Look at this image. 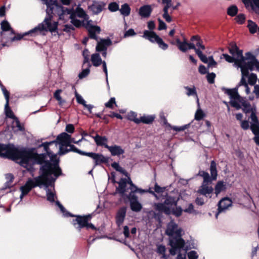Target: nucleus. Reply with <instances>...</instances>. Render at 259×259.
I'll list each match as a JSON object with an SVG mask.
<instances>
[{
	"mask_svg": "<svg viewBox=\"0 0 259 259\" xmlns=\"http://www.w3.org/2000/svg\"><path fill=\"white\" fill-rule=\"evenodd\" d=\"M137 114L133 111L130 112L127 115V118L132 121H134L136 123H139V118H136Z\"/></svg>",
	"mask_w": 259,
	"mask_h": 259,
	"instance_id": "nucleus-45",
	"label": "nucleus"
},
{
	"mask_svg": "<svg viewBox=\"0 0 259 259\" xmlns=\"http://www.w3.org/2000/svg\"><path fill=\"white\" fill-rule=\"evenodd\" d=\"M215 77V74L214 73H208L206 76L208 82L210 83H213L214 82V78Z\"/></svg>",
	"mask_w": 259,
	"mask_h": 259,
	"instance_id": "nucleus-54",
	"label": "nucleus"
},
{
	"mask_svg": "<svg viewBox=\"0 0 259 259\" xmlns=\"http://www.w3.org/2000/svg\"><path fill=\"white\" fill-rule=\"evenodd\" d=\"M76 99L78 103L82 104L83 106L85 105L86 102L83 99V98L78 94H76Z\"/></svg>",
	"mask_w": 259,
	"mask_h": 259,
	"instance_id": "nucleus-59",
	"label": "nucleus"
},
{
	"mask_svg": "<svg viewBox=\"0 0 259 259\" xmlns=\"http://www.w3.org/2000/svg\"><path fill=\"white\" fill-rule=\"evenodd\" d=\"M91 61L93 65L95 67H98L100 65L102 64L103 71L105 73L106 81L108 85V71L106 62L105 61H102L101 58L98 53H95L92 55Z\"/></svg>",
	"mask_w": 259,
	"mask_h": 259,
	"instance_id": "nucleus-14",
	"label": "nucleus"
},
{
	"mask_svg": "<svg viewBox=\"0 0 259 259\" xmlns=\"http://www.w3.org/2000/svg\"><path fill=\"white\" fill-rule=\"evenodd\" d=\"M187 256L189 259H197L198 257L197 252L194 250L188 252Z\"/></svg>",
	"mask_w": 259,
	"mask_h": 259,
	"instance_id": "nucleus-57",
	"label": "nucleus"
},
{
	"mask_svg": "<svg viewBox=\"0 0 259 259\" xmlns=\"http://www.w3.org/2000/svg\"><path fill=\"white\" fill-rule=\"evenodd\" d=\"M65 130L69 133H73L74 131V126L72 124H68L66 126Z\"/></svg>",
	"mask_w": 259,
	"mask_h": 259,
	"instance_id": "nucleus-62",
	"label": "nucleus"
},
{
	"mask_svg": "<svg viewBox=\"0 0 259 259\" xmlns=\"http://www.w3.org/2000/svg\"><path fill=\"white\" fill-rule=\"evenodd\" d=\"M57 12L59 13V18L60 20L65 22L71 19V22L76 27H79L81 25L82 22L77 19L79 17L83 19V21H88L89 17L85 11L81 8L78 7L74 11L73 9H67L65 7H57Z\"/></svg>",
	"mask_w": 259,
	"mask_h": 259,
	"instance_id": "nucleus-5",
	"label": "nucleus"
},
{
	"mask_svg": "<svg viewBox=\"0 0 259 259\" xmlns=\"http://www.w3.org/2000/svg\"><path fill=\"white\" fill-rule=\"evenodd\" d=\"M226 189V185L223 181H219L215 185L214 190L215 193L218 195L221 192Z\"/></svg>",
	"mask_w": 259,
	"mask_h": 259,
	"instance_id": "nucleus-35",
	"label": "nucleus"
},
{
	"mask_svg": "<svg viewBox=\"0 0 259 259\" xmlns=\"http://www.w3.org/2000/svg\"><path fill=\"white\" fill-rule=\"evenodd\" d=\"M241 126L243 130H246L248 129L249 127L248 121L247 120L241 121Z\"/></svg>",
	"mask_w": 259,
	"mask_h": 259,
	"instance_id": "nucleus-64",
	"label": "nucleus"
},
{
	"mask_svg": "<svg viewBox=\"0 0 259 259\" xmlns=\"http://www.w3.org/2000/svg\"><path fill=\"white\" fill-rule=\"evenodd\" d=\"M245 7H251V10L259 15V0H242Z\"/></svg>",
	"mask_w": 259,
	"mask_h": 259,
	"instance_id": "nucleus-19",
	"label": "nucleus"
},
{
	"mask_svg": "<svg viewBox=\"0 0 259 259\" xmlns=\"http://www.w3.org/2000/svg\"><path fill=\"white\" fill-rule=\"evenodd\" d=\"M232 200L228 198H224L221 199L218 204V212L215 214L217 218L219 213L226 210L229 206L232 205Z\"/></svg>",
	"mask_w": 259,
	"mask_h": 259,
	"instance_id": "nucleus-17",
	"label": "nucleus"
},
{
	"mask_svg": "<svg viewBox=\"0 0 259 259\" xmlns=\"http://www.w3.org/2000/svg\"><path fill=\"white\" fill-rule=\"evenodd\" d=\"M61 92V90H57L54 93V97L59 102V104H62L64 102V101L62 100L60 96V94Z\"/></svg>",
	"mask_w": 259,
	"mask_h": 259,
	"instance_id": "nucleus-49",
	"label": "nucleus"
},
{
	"mask_svg": "<svg viewBox=\"0 0 259 259\" xmlns=\"http://www.w3.org/2000/svg\"><path fill=\"white\" fill-rule=\"evenodd\" d=\"M88 64V67L85 69H83L82 71L79 74L78 77L80 79H82L84 77H85L90 73V68L91 66V65L90 63H87Z\"/></svg>",
	"mask_w": 259,
	"mask_h": 259,
	"instance_id": "nucleus-41",
	"label": "nucleus"
},
{
	"mask_svg": "<svg viewBox=\"0 0 259 259\" xmlns=\"http://www.w3.org/2000/svg\"><path fill=\"white\" fill-rule=\"evenodd\" d=\"M5 111L6 115L10 118L15 119V118H16L15 115H14V113L12 110L10 108L9 106V102H6L5 106Z\"/></svg>",
	"mask_w": 259,
	"mask_h": 259,
	"instance_id": "nucleus-39",
	"label": "nucleus"
},
{
	"mask_svg": "<svg viewBox=\"0 0 259 259\" xmlns=\"http://www.w3.org/2000/svg\"><path fill=\"white\" fill-rule=\"evenodd\" d=\"M184 211L181 206H177L176 208H171V214H174L177 217L181 216L182 214V212Z\"/></svg>",
	"mask_w": 259,
	"mask_h": 259,
	"instance_id": "nucleus-43",
	"label": "nucleus"
},
{
	"mask_svg": "<svg viewBox=\"0 0 259 259\" xmlns=\"http://www.w3.org/2000/svg\"><path fill=\"white\" fill-rule=\"evenodd\" d=\"M56 204L60 208L61 211L63 213L64 216H71L70 214L66 211L65 208L58 201H56Z\"/></svg>",
	"mask_w": 259,
	"mask_h": 259,
	"instance_id": "nucleus-51",
	"label": "nucleus"
},
{
	"mask_svg": "<svg viewBox=\"0 0 259 259\" xmlns=\"http://www.w3.org/2000/svg\"><path fill=\"white\" fill-rule=\"evenodd\" d=\"M93 159L94 160L95 166L102 163H105L108 161V158L103 155L95 153Z\"/></svg>",
	"mask_w": 259,
	"mask_h": 259,
	"instance_id": "nucleus-25",
	"label": "nucleus"
},
{
	"mask_svg": "<svg viewBox=\"0 0 259 259\" xmlns=\"http://www.w3.org/2000/svg\"><path fill=\"white\" fill-rule=\"evenodd\" d=\"M166 248L164 245H159L157 247V252L160 254H161L162 257L164 259H167V256L165 255Z\"/></svg>",
	"mask_w": 259,
	"mask_h": 259,
	"instance_id": "nucleus-44",
	"label": "nucleus"
},
{
	"mask_svg": "<svg viewBox=\"0 0 259 259\" xmlns=\"http://www.w3.org/2000/svg\"><path fill=\"white\" fill-rule=\"evenodd\" d=\"M196 54L198 56L202 62L204 63H207L208 62L209 57L207 58L205 55H203L200 50H196Z\"/></svg>",
	"mask_w": 259,
	"mask_h": 259,
	"instance_id": "nucleus-42",
	"label": "nucleus"
},
{
	"mask_svg": "<svg viewBox=\"0 0 259 259\" xmlns=\"http://www.w3.org/2000/svg\"><path fill=\"white\" fill-rule=\"evenodd\" d=\"M1 28L3 31H6L11 30L12 32H13V30L11 28L10 24L7 21H3L1 22Z\"/></svg>",
	"mask_w": 259,
	"mask_h": 259,
	"instance_id": "nucleus-47",
	"label": "nucleus"
},
{
	"mask_svg": "<svg viewBox=\"0 0 259 259\" xmlns=\"http://www.w3.org/2000/svg\"><path fill=\"white\" fill-rule=\"evenodd\" d=\"M115 104L116 102L115 98H111L108 102L105 103V106L107 108L113 109V105Z\"/></svg>",
	"mask_w": 259,
	"mask_h": 259,
	"instance_id": "nucleus-58",
	"label": "nucleus"
},
{
	"mask_svg": "<svg viewBox=\"0 0 259 259\" xmlns=\"http://www.w3.org/2000/svg\"><path fill=\"white\" fill-rule=\"evenodd\" d=\"M198 175L203 178V182L198 190V193L204 196L211 194L213 188L210 185L212 181L209 174L204 171H199Z\"/></svg>",
	"mask_w": 259,
	"mask_h": 259,
	"instance_id": "nucleus-10",
	"label": "nucleus"
},
{
	"mask_svg": "<svg viewBox=\"0 0 259 259\" xmlns=\"http://www.w3.org/2000/svg\"><path fill=\"white\" fill-rule=\"evenodd\" d=\"M71 147L72 148V149H71V150H74V152L79 153L82 155L87 156L90 157L93 159V156H94L95 153L86 152L82 151L78 149L77 148H76L74 146H71Z\"/></svg>",
	"mask_w": 259,
	"mask_h": 259,
	"instance_id": "nucleus-38",
	"label": "nucleus"
},
{
	"mask_svg": "<svg viewBox=\"0 0 259 259\" xmlns=\"http://www.w3.org/2000/svg\"><path fill=\"white\" fill-rule=\"evenodd\" d=\"M225 93L230 97V104L237 110L241 108L245 113H250L251 114L255 113L250 103L244 98L241 97L237 92V89H226ZM251 115H250L251 116Z\"/></svg>",
	"mask_w": 259,
	"mask_h": 259,
	"instance_id": "nucleus-6",
	"label": "nucleus"
},
{
	"mask_svg": "<svg viewBox=\"0 0 259 259\" xmlns=\"http://www.w3.org/2000/svg\"><path fill=\"white\" fill-rule=\"evenodd\" d=\"M131 178L127 176V179L121 178L118 182V187L116 188V191L123 196L126 191L127 184H129Z\"/></svg>",
	"mask_w": 259,
	"mask_h": 259,
	"instance_id": "nucleus-18",
	"label": "nucleus"
},
{
	"mask_svg": "<svg viewBox=\"0 0 259 259\" xmlns=\"http://www.w3.org/2000/svg\"><path fill=\"white\" fill-rule=\"evenodd\" d=\"M250 129L255 135L253 140L255 143L259 145V122L257 116L252 113L250 116Z\"/></svg>",
	"mask_w": 259,
	"mask_h": 259,
	"instance_id": "nucleus-13",
	"label": "nucleus"
},
{
	"mask_svg": "<svg viewBox=\"0 0 259 259\" xmlns=\"http://www.w3.org/2000/svg\"><path fill=\"white\" fill-rule=\"evenodd\" d=\"M152 12V8L151 5H145L141 7L139 10V15L144 18H149Z\"/></svg>",
	"mask_w": 259,
	"mask_h": 259,
	"instance_id": "nucleus-22",
	"label": "nucleus"
},
{
	"mask_svg": "<svg viewBox=\"0 0 259 259\" xmlns=\"http://www.w3.org/2000/svg\"><path fill=\"white\" fill-rule=\"evenodd\" d=\"M129 185H130L129 189L131 190V192L130 193L135 194L136 192H138L140 194H143V193L147 192V190L138 188L135 184H133L131 179H130Z\"/></svg>",
	"mask_w": 259,
	"mask_h": 259,
	"instance_id": "nucleus-28",
	"label": "nucleus"
},
{
	"mask_svg": "<svg viewBox=\"0 0 259 259\" xmlns=\"http://www.w3.org/2000/svg\"><path fill=\"white\" fill-rule=\"evenodd\" d=\"M176 42L179 49L181 51L186 52L188 50V42L186 40L181 41L179 38H177Z\"/></svg>",
	"mask_w": 259,
	"mask_h": 259,
	"instance_id": "nucleus-33",
	"label": "nucleus"
},
{
	"mask_svg": "<svg viewBox=\"0 0 259 259\" xmlns=\"http://www.w3.org/2000/svg\"><path fill=\"white\" fill-rule=\"evenodd\" d=\"M155 116L147 115L143 116L139 118V123L142 122L146 124H150L154 120Z\"/></svg>",
	"mask_w": 259,
	"mask_h": 259,
	"instance_id": "nucleus-34",
	"label": "nucleus"
},
{
	"mask_svg": "<svg viewBox=\"0 0 259 259\" xmlns=\"http://www.w3.org/2000/svg\"><path fill=\"white\" fill-rule=\"evenodd\" d=\"M89 54L90 52L87 49H85L83 50L82 52V55L84 58L83 60V65H84L86 63H90L89 62Z\"/></svg>",
	"mask_w": 259,
	"mask_h": 259,
	"instance_id": "nucleus-52",
	"label": "nucleus"
},
{
	"mask_svg": "<svg viewBox=\"0 0 259 259\" xmlns=\"http://www.w3.org/2000/svg\"><path fill=\"white\" fill-rule=\"evenodd\" d=\"M165 190V187H161L159 186L157 183L154 185V191L157 193H162Z\"/></svg>",
	"mask_w": 259,
	"mask_h": 259,
	"instance_id": "nucleus-56",
	"label": "nucleus"
},
{
	"mask_svg": "<svg viewBox=\"0 0 259 259\" xmlns=\"http://www.w3.org/2000/svg\"><path fill=\"white\" fill-rule=\"evenodd\" d=\"M251 62H247V63L236 66L237 68H240L242 77L238 85L235 88L238 89L239 87H243L248 85L246 81V77L248 76L249 70L252 71L256 69L259 71V62L257 59L253 58Z\"/></svg>",
	"mask_w": 259,
	"mask_h": 259,
	"instance_id": "nucleus-8",
	"label": "nucleus"
},
{
	"mask_svg": "<svg viewBox=\"0 0 259 259\" xmlns=\"http://www.w3.org/2000/svg\"><path fill=\"white\" fill-rule=\"evenodd\" d=\"M43 3L47 5V16L44 20L37 26L26 32L23 35L15 36L11 38V41L20 40L25 35H30L35 36L39 34L44 35L46 32L50 31L51 33L57 32L58 22L53 20L54 17L59 18V13L57 12V7H63L58 5L56 0H42Z\"/></svg>",
	"mask_w": 259,
	"mask_h": 259,
	"instance_id": "nucleus-2",
	"label": "nucleus"
},
{
	"mask_svg": "<svg viewBox=\"0 0 259 259\" xmlns=\"http://www.w3.org/2000/svg\"><path fill=\"white\" fill-rule=\"evenodd\" d=\"M90 21H88L87 23V28L88 30L89 36L92 39L98 40V37L97 35L100 33V27L98 26L91 25Z\"/></svg>",
	"mask_w": 259,
	"mask_h": 259,
	"instance_id": "nucleus-16",
	"label": "nucleus"
},
{
	"mask_svg": "<svg viewBox=\"0 0 259 259\" xmlns=\"http://www.w3.org/2000/svg\"><path fill=\"white\" fill-rule=\"evenodd\" d=\"M248 23L247 27L249 29L250 33L252 34L255 33L257 31V25L255 22L250 20L248 21Z\"/></svg>",
	"mask_w": 259,
	"mask_h": 259,
	"instance_id": "nucleus-37",
	"label": "nucleus"
},
{
	"mask_svg": "<svg viewBox=\"0 0 259 259\" xmlns=\"http://www.w3.org/2000/svg\"><path fill=\"white\" fill-rule=\"evenodd\" d=\"M162 3L164 4L165 6L163 9V18L167 22H170L171 21V18L168 14V9L172 6V0H161Z\"/></svg>",
	"mask_w": 259,
	"mask_h": 259,
	"instance_id": "nucleus-20",
	"label": "nucleus"
},
{
	"mask_svg": "<svg viewBox=\"0 0 259 259\" xmlns=\"http://www.w3.org/2000/svg\"><path fill=\"white\" fill-rule=\"evenodd\" d=\"M120 14L124 17L128 16L131 13V8L128 4L125 3L119 9Z\"/></svg>",
	"mask_w": 259,
	"mask_h": 259,
	"instance_id": "nucleus-29",
	"label": "nucleus"
},
{
	"mask_svg": "<svg viewBox=\"0 0 259 259\" xmlns=\"http://www.w3.org/2000/svg\"><path fill=\"white\" fill-rule=\"evenodd\" d=\"M54 182H52L51 185H49L47 187H46V192H47V200L51 202H53L55 201V198H56V194L53 191L54 189L53 188V190L50 189L48 188V187L50 186H52V184L54 183Z\"/></svg>",
	"mask_w": 259,
	"mask_h": 259,
	"instance_id": "nucleus-30",
	"label": "nucleus"
},
{
	"mask_svg": "<svg viewBox=\"0 0 259 259\" xmlns=\"http://www.w3.org/2000/svg\"><path fill=\"white\" fill-rule=\"evenodd\" d=\"M0 157L16 161L26 168L32 177H34L35 170L33 165H42L39 169L40 175L33 179H28L25 185L20 187L21 200L33 188H41L42 186L47 187L61 175V170L57 162L51 163L48 161L46 154L19 150L13 145L0 144Z\"/></svg>",
	"mask_w": 259,
	"mask_h": 259,
	"instance_id": "nucleus-1",
	"label": "nucleus"
},
{
	"mask_svg": "<svg viewBox=\"0 0 259 259\" xmlns=\"http://www.w3.org/2000/svg\"><path fill=\"white\" fill-rule=\"evenodd\" d=\"M126 209L124 207L120 208L118 211L116 216V222L118 226H121L125 217Z\"/></svg>",
	"mask_w": 259,
	"mask_h": 259,
	"instance_id": "nucleus-24",
	"label": "nucleus"
},
{
	"mask_svg": "<svg viewBox=\"0 0 259 259\" xmlns=\"http://www.w3.org/2000/svg\"><path fill=\"white\" fill-rule=\"evenodd\" d=\"M96 144L98 146H103L106 148V145H108L107 143L108 139L105 136H100L99 135H97L95 137H93Z\"/></svg>",
	"mask_w": 259,
	"mask_h": 259,
	"instance_id": "nucleus-26",
	"label": "nucleus"
},
{
	"mask_svg": "<svg viewBox=\"0 0 259 259\" xmlns=\"http://www.w3.org/2000/svg\"><path fill=\"white\" fill-rule=\"evenodd\" d=\"M184 89L187 91L186 94L188 96H194L197 100L198 105H199V98L197 94L196 88L193 86L192 88H190L188 86L184 87Z\"/></svg>",
	"mask_w": 259,
	"mask_h": 259,
	"instance_id": "nucleus-27",
	"label": "nucleus"
},
{
	"mask_svg": "<svg viewBox=\"0 0 259 259\" xmlns=\"http://www.w3.org/2000/svg\"><path fill=\"white\" fill-rule=\"evenodd\" d=\"M248 83L250 85H254L257 81V76L254 73H251L248 76Z\"/></svg>",
	"mask_w": 259,
	"mask_h": 259,
	"instance_id": "nucleus-48",
	"label": "nucleus"
},
{
	"mask_svg": "<svg viewBox=\"0 0 259 259\" xmlns=\"http://www.w3.org/2000/svg\"><path fill=\"white\" fill-rule=\"evenodd\" d=\"M104 5L98 3H94L91 6V9L95 14H98L101 12L103 9Z\"/></svg>",
	"mask_w": 259,
	"mask_h": 259,
	"instance_id": "nucleus-32",
	"label": "nucleus"
},
{
	"mask_svg": "<svg viewBox=\"0 0 259 259\" xmlns=\"http://www.w3.org/2000/svg\"><path fill=\"white\" fill-rule=\"evenodd\" d=\"M159 22V26H158V30H163L166 28V25L165 23L161 20L160 19H158Z\"/></svg>",
	"mask_w": 259,
	"mask_h": 259,
	"instance_id": "nucleus-61",
	"label": "nucleus"
},
{
	"mask_svg": "<svg viewBox=\"0 0 259 259\" xmlns=\"http://www.w3.org/2000/svg\"><path fill=\"white\" fill-rule=\"evenodd\" d=\"M165 233L169 237V244L171 246L169 253L175 255L185 245V240L182 238L184 231L174 221H171L167 225Z\"/></svg>",
	"mask_w": 259,
	"mask_h": 259,
	"instance_id": "nucleus-4",
	"label": "nucleus"
},
{
	"mask_svg": "<svg viewBox=\"0 0 259 259\" xmlns=\"http://www.w3.org/2000/svg\"><path fill=\"white\" fill-rule=\"evenodd\" d=\"M143 37L152 42H156L158 45V47L163 50H165L168 48V45L154 31L145 30Z\"/></svg>",
	"mask_w": 259,
	"mask_h": 259,
	"instance_id": "nucleus-11",
	"label": "nucleus"
},
{
	"mask_svg": "<svg viewBox=\"0 0 259 259\" xmlns=\"http://www.w3.org/2000/svg\"><path fill=\"white\" fill-rule=\"evenodd\" d=\"M135 35H136V33H135L134 30L133 29L131 28L125 32V33L124 34V36L125 37H129V36H132Z\"/></svg>",
	"mask_w": 259,
	"mask_h": 259,
	"instance_id": "nucleus-60",
	"label": "nucleus"
},
{
	"mask_svg": "<svg viewBox=\"0 0 259 259\" xmlns=\"http://www.w3.org/2000/svg\"><path fill=\"white\" fill-rule=\"evenodd\" d=\"M237 23L242 24L244 23L245 20V16L243 14H238L235 18Z\"/></svg>",
	"mask_w": 259,
	"mask_h": 259,
	"instance_id": "nucleus-50",
	"label": "nucleus"
},
{
	"mask_svg": "<svg viewBox=\"0 0 259 259\" xmlns=\"http://www.w3.org/2000/svg\"><path fill=\"white\" fill-rule=\"evenodd\" d=\"M107 148L111 153L112 156H119L124 153V150L120 146L114 145L112 146L106 145Z\"/></svg>",
	"mask_w": 259,
	"mask_h": 259,
	"instance_id": "nucleus-21",
	"label": "nucleus"
},
{
	"mask_svg": "<svg viewBox=\"0 0 259 259\" xmlns=\"http://www.w3.org/2000/svg\"><path fill=\"white\" fill-rule=\"evenodd\" d=\"M111 166L116 171L120 172L126 177L128 176V173L127 171L123 168L120 166L118 163L114 162L111 163Z\"/></svg>",
	"mask_w": 259,
	"mask_h": 259,
	"instance_id": "nucleus-36",
	"label": "nucleus"
},
{
	"mask_svg": "<svg viewBox=\"0 0 259 259\" xmlns=\"http://www.w3.org/2000/svg\"><path fill=\"white\" fill-rule=\"evenodd\" d=\"M97 41V45L96 47V50L97 52H101L103 50H107V47L110 46L112 44L111 40L108 39H101L100 40Z\"/></svg>",
	"mask_w": 259,
	"mask_h": 259,
	"instance_id": "nucleus-23",
	"label": "nucleus"
},
{
	"mask_svg": "<svg viewBox=\"0 0 259 259\" xmlns=\"http://www.w3.org/2000/svg\"><path fill=\"white\" fill-rule=\"evenodd\" d=\"M223 56L224 58L229 63H233L234 62V63L236 62V57H234V56H230L229 55L227 54H223Z\"/></svg>",
	"mask_w": 259,
	"mask_h": 259,
	"instance_id": "nucleus-53",
	"label": "nucleus"
},
{
	"mask_svg": "<svg viewBox=\"0 0 259 259\" xmlns=\"http://www.w3.org/2000/svg\"><path fill=\"white\" fill-rule=\"evenodd\" d=\"M119 5L116 2H112L108 5V9L112 12L119 10Z\"/></svg>",
	"mask_w": 259,
	"mask_h": 259,
	"instance_id": "nucleus-46",
	"label": "nucleus"
},
{
	"mask_svg": "<svg viewBox=\"0 0 259 259\" xmlns=\"http://www.w3.org/2000/svg\"><path fill=\"white\" fill-rule=\"evenodd\" d=\"M83 140L84 139L82 137L78 141H75L74 138H71L70 135L66 133H62L57 136L56 141L42 143L41 145H39L38 147H43L44 148V150L46 152L44 154L46 155V159H48V161L51 163H54V162H56L59 166L58 162L56 160L57 156L50 150L49 145L55 144L57 148L58 145H59V150L58 154L59 155H63L69 151L74 152V150H71L72 149L71 146H73L71 145V143L78 144Z\"/></svg>",
	"mask_w": 259,
	"mask_h": 259,
	"instance_id": "nucleus-3",
	"label": "nucleus"
},
{
	"mask_svg": "<svg viewBox=\"0 0 259 259\" xmlns=\"http://www.w3.org/2000/svg\"><path fill=\"white\" fill-rule=\"evenodd\" d=\"M91 218V216L90 215L84 216L77 215L76 216L75 220H73V224L74 225H78L76 228L79 229L86 227L87 229L91 228L93 230H96V228L93 224L88 223Z\"/></svg>",
	"mask_w": 259,
	"mask_h": 259,
	"instance_id": "nucleus-12",
	"label": "nucleus"
},
{
	"mask_svg": "<svg viewBox=\"0 0 259 259\" xmlns=\"http://www.w3.org/2000/svg\"><path fill=\"white\" fill-rule=\"evenodd\" d=\"M178 200L176 197L167 196L163 203L155 204V209L157 211L163 212L166 214H170L171 213V208L177 205Z\"/></svg>",
	"mask_w": 259,
	"mask_h": 259,
	"instance_id": "nucleus-9",
	"label": "nucleus"
},
{
	"mask_svg": "<svg viewBox=\"0 0 259 259\" xmlns=\"http://www.w3.org/2000/svg\"><path fill=\"white\" fill-rule=\"evenodd\" d=\"M210 170L211 173V178H210L211 181L215 180L217 177V164L214 161L212 160L210 163Z\"/></svg>",
	"mask_w": 259,
	"mask_h": 259,
	"instance_id": "nucleus-31",
	"label": "nucleus"
},
{
	"mask_svg": "<svg viewBox=\"0 0 259 259\" xmlns=\"http://www.w3.org/2000/svg\"><path fill=\"white\" fill-rule=\"evenodd\" d=\"M230 53L234 57H236V62L234 65L236 67L241 65L247 63V62H251L252 58L256 59L255 57L250 52H247L245 54V56H243V52L240 50L236 45L232 42L230 44L229 48Z\"/></svg>",
	"mask_w": 259,
	"mask_h": 259,
	"instance_id": "nucleus-7",
	"label": "nucleus"
},
{
	"mask_svg": "<svg viewBox=\"0 0 259 259\" xmlns=\"http://www.w3.org/2000/svg\"><path fill=\"white\" fill-rule=\"evenodd\" d=\"M184 212L192 213L194 211V206L192 203L189 204L188 207L184 210Z\"/></svg>",
	"mask_w": 259,
	"mask_h": 259,
	"instance_id": "nucleus-63",
	"label": "nucleus"
},
{
	"mask_svg": "<svg viewBox=\"0 0 259 259\" xmlns=\"http://www.w3.org/2000/svg\"><path fill=\"white\" fill-rule=\"evenodd\" d=\"M130 203V207L132 211L134 212H139L142 209V205L138 201V197L133 193H129L126 196Z\"/></svg>",
	"mask_w": 259,
	"mask_h": 259,
	"instance_id": "nucleus-15",
	"label": "nucleus"
},
{
	"mask_svg": "<svg viewBox=\"0 0 259 259\" xmlns=\"http://www.w3.org/2000/svg\"><path fill=\"white\" fill-rule=\"evenodd\" d=\"M237 12L238 8L235 5H232L228 8L227 14L230 16H235L237 14Z\"/></svg>",
	"mask_w": 259,
	"mask_h": 259,
	"instance_id": "nucleus-40",
	"label": "nucleus"
},
{
	"mask_svg": "<svg viewBox=\"0 0 259 259\" xmlns=\"http://www.w3.org/2000/svg\"><path fill=\"white\" fill-rule=\"evenodd\" d=\"M204 117V113L203 111L199 109L197 110L195 115V118L197 120H200L203 118Z\"/></svg>",
	"mask_w": 259,
	"mask_h": 259,
	"instance_id": "nucleus-55",
	"label": "nucleus"
}]
</instances>
